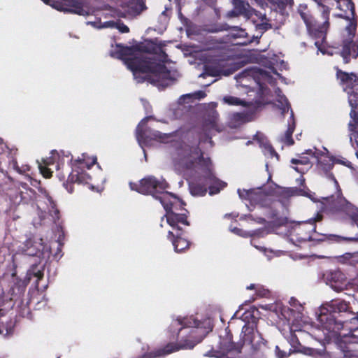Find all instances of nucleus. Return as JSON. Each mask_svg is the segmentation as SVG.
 Returning a JSON list of instances; mask_svg holds the SVG:
<instances>
[{
	"mask_svg": "<svg viewBox=\"0 0 358 358\" xmlns=\"http://www.w3.org/2000/svg\"><path fill=\"white\" fill-rule=\"evenodd\" d=\"M127 64L139 83L147 80L155 85L166 87L173 81L171 71L166 65L156 63L150 59L134 57L128 59Z\"/></svg>",
	"mask_w": 358,
	"mask_h": 358,
	"instance_id": "f03ea898",
	"label": "nucleus"
},
{
	"mask_svg": "<svg viewBox=\"0 0 358 358\" xmlns=\"http://www.w3.org/2000/svg\"><path fill=\"white\" fill-rule=\"evenodd\" d=\"M323 215L319 213H317L316 217L314 219L315 222H320L322 220Z\"/></svg>",
	"mask_w": 358,
	"mask_h": 358,
	"instance_id": "8fccbe9b",
	"label": "nucleus"
},
{
	"mask_svg": "<svg viewBox=\"0 0 358 358\" xmlns=\"http://www.w3.org/2000/svg\"><path fill=\"white\" fill-rule=\"evenodd\" d=\"M272 5L274 13H279L281 16L280 20L285 18V10L287 6L293 4V0H268Z\"/></svg>",
	"mask_w": 358,
	"mask_h": 358,
	"instance_id": "6ab92c4d",
	"label": "nucleus"
},
{
	"mask_svg": "<svg viewBox=\"0 0 358 358\" xmlns=\"http://www.w3.org/2000/svg\"><path fill=\"white\" fill-rule=\"evenodd\" d=\"M223 101L230 106H241L245 105V101L238 97L233 96H225L223 98Z\"/></svg>",
	"mask_w": 358,
	"mask_h": 358,
	"instance_id": "c85d7f7f",
	"label": "nucleus"
},
{
	"mask_svg": "<svg viewBox=\"0 0 358 358\" xmlns=\"http://www.w3.org/2000/svg\"><path fill=\"white\" fill-rule=\"evenodd\" d=\"M136 48L141 52L150 54H156L160 50V47L152 41H146L145 43H141L136 45Z\"/></svg>",
	"mask_w": 358,
	"mask_h": 358,
	"instance_id": "412c9836",
	"label": "nucleus"
},
{
	"mask_svg": "<svg viewBox=\"0 0 358 358\" xmlns=\"http://www.w3.org/2000/svg\"><path fill=\"white\" fill-rule=\"evenodd\" d=\"M116 27L121 33H128L129 31V28L123 22L117 23Z\"/></svg>",
	"mask_w": 358,
	"mask_h": 358,
	"instance_id": "ea45409f",
	"label": "nucleus"
},
{
	"mask_svg": "<svg viewBox=\"0 0 358 358\" xmlns=\"http://www.w3.org/2000/svg\"><path fill=\"white\" fill-rule=\"evenodd\" d=\"M336 77L340 80L342 85H347L350 88L358 85V78L354 73H349L336 68Z\"/></svg>",
	"mask_w": 358,
	"mask_h": 358,
	"instance_id": "f3484780",
	"label": "nucleus"
},
{
	"mask_svg": "<svg viewBox=\"0 0 358 358\" xmlns=\"http://www.w3.org/2000/svg\"><path fill=\"white\" fill-rule=\"evenodd\" d=\"M27 254L28 255H31V256H33V255H35V253H34V252H27Z\"/></svg>",
	"mask_w": 358,
	"mask_h": 358,
	"instance_id": "864d4df0",
	"label": "nucleus"
},
{
	"mask_svg": "<svg viewBox=\"0 0 358 358\" xmlns=\"http://www.w3.org/2000/svg\"><path fill=\"white\" fill-rule=\"evenodd\" d=\"M97 161L96 157H89L83 153L81 158H78L71 164V172L69 174V180L73 183L88 184L92 177L85 169H90Z\"/></svg>",
	"mask_w": 358,
	"mask_h": 358,
	"instance_id": "6e6552de",
	"label": "nucleus"
},
{
	"mask_svg": "<svg viewBox=\"0 0 358 358\" xmlns=\"http://www.w3.org/2000/svg\"><path fill=\"white\" fill-rule=\"evenodd\" d=\"M152 138L154 139H162V134L159 131H155L152 133Z\"/></svg>",
	"mask_w": 358,
	"mask_h": 358,
	"instance_id": "49530a36",
	"label": "nucleus"
},
{
	"mask_svg": "<svg viewBox=\"0 0 358 358\" xmlns=\"http://www.w3.org/2000/svg\"><path fill=\"white\" fill-rule=\"evenodd\" d=\"M291 118L292 120L291 122H289L287 129L286 130L282 138V141L288 146L292 145L294 143V141L292 138V134L295 129V122L292 110L291 111Z\"/></svg>",
	"mask_w": 358,
	"mask_h": 358,
	"instance_id": "4be33fe9",
	"label": "nucleus"
},
{
	"mask_svg": "<svg viewBox=\"0 0 358 358\" xmlns=\"http://www.w3.org/2000/svg\"><path fill=\"white\" fill-rule=\"evenodd\" d=\"M255 189H238V193L240 196V198L243 199H245L250 201V204L252 202V200L254 199V196L256 192Z\"/></svg>",
	"mask_w": 358,
	"mask_h": 358,
	"instance_id": "bb28decb",
	"label": "nucleus"
},
{
	"mask_svg": "<svg viewBox=\"0 0 358 358\" xmlns=\"http://www.w3.org/2000/svg\"><path fill=\"white\" fill-rule=\"evenodd\" d=\"M345 259L350 265L355 268L357 275L358 277V252L346 253L345 255Z\"/></svg>",
	"mask_w": 358,
	"mask_h": 358,
	"instance_id": "cd10ccee",
	"label": "nucleus"
},
{
	"mask_svg": "<svg viewBox=\"0 0 358 358\" xmlns=\"http://www.w3.org/2000/svg\"><path fill=\"white\" fill-rule=\"evenodd\" d=\"M223 31H229V36L231 39H241V41L237 43L238 45H245L252 42L246 31L237 26L230 27L227 23H221L215 24L214 27L210 29V31L213 33Z\"/></svg>",
	"mask_w": 358,
	"mask_h": 358,
	"instance_id": "ddd939ff",
	"label": "nucleus"
},
{
	"mask_svg": "<svg viewBox=\"0 0 358 358\" xmlns=\"http://www.w3.org/2000/svg\"><path fill=\"white\" fill-rule=\"evenodd\" d=\"M131 8L136 14H140L147 8L145 0H136L134 5L131 6Z\"/></svg>",
	"mask_w": 358,
	"mask_h": 358,
	"instance_id": "2f4dec72",
	"label": "nucleus"
},
{
	"mask_svg": "<svg viewBox=\"0 0 358 358\" xmlns=\"http://www.w3.org/2000/svg\"><path fill=\"white\" fill-rule=\"evenodd\" d=\"M234 8L238 11V13L245 15L247 13L246 6L245 1L243 0H233Z\"/></svg>",
	"mask_w": 358,
	"mask_h": 358,
	"instance_id": "7c9ffc66",
	"label": "nucleus"
},
{
	"mask_svg": "<svg viewBox=\"0 0 358 358\" xmlns=\"http://www.w3.org/2000/svg\"><path fill=\"white\" fill-rule=\"evenodd\" d=\"M271 29V24L268 22H262L256 25V29L261 32L260 37L267 30Z\"/></svg>",
	"mask_w": 358,
	"mask_h": 358,
	"instance_id": "e433bc0d",
	"label": "nucleus"
},
{
	"mask_svg": "<svg viewBox=\"0 0 358 358\" xmlns=\"http://www.w3.org/2000/svg\"><path fill=\"white\" fill-rule=\"evenodd\" d=\"M186 96H192V97H194L196 99H203L204 97H206V94L203 91L199 90V91H196V92H195L194 93H193L192 94H187Z\"/></svg>",
	"mask_w": 358,
	"mask_h": 358,
	"instance_id": "4c0bfd02",
	"label": "nucleus"
},
{
	"mask_svg": "<svg viewBox=\"0 0 358 358\" xmlns=\"http://www.w3.org/2000/svg\"><path fill=\"white\" fill-rule=\"evenodd\" d=\"M196 343L189 340H185L182 342L169 343L163 348L157 349L155 351L147 352L141 356L134 358H159L167 355L178 351L181 349H192Z\"/></svg>",
	"mask_w": 358,
	"mask_h": 358,
	"instance_id": "9b49d317",
	"label": "nucleus"
},
{
	"mask_svg": "<svg viewBox=\"0 0 358 358\" xmlns=\"http://www.w3.org/2000/svg\"><path fill=\"white\" fill-rule=\"evenodd\" d=\"M178 220L176 215H171L168 218V224L172 231H169L167 238L172 242L174 250L176 252H182L189 248L190 242L185 237V227L190 225L187 217H180Z\"/></svg>",
	"mask_w": 358,
	"mask_h": 358,
	"instance_id": "423d86ee",
	"label": "nucleus"
},
{
	"mask_svg": "<svg viewBox=\"0 0 358 358\" xmlns=\"http://www.w3.org/2000/svg\"><path fill=\"white\" fill-rule=\"evenodd\" d=\"M275 93L278 97V101L281 104L282 113L285 114V113H287L290 109V105L285 95L281 94L282 91L279 87L275 90Z\"/></svg>",
	"mask_w": 358,
	"mask_h": 358,
	"instance_id": "b1692460",
	"label": "nucleus"
},
{
	"mask_svg": "<svg viewBox=\"0 0 358 358\" xmlns=\"http://www.w3.org/2000/svg\"><path fill=\"white\" fill-rule=\"evenodd\" d=\"M303 154L310 155L315 158H319V155H322V151L316 150V151L314 152L311 149H308L305 150Z\"/></svg>",
	"mask_w": 358,
	"mask_h": 358,
	"instance_id": "58836bf2",
	"label": "nucleus"
},
{
	"mask_svg": "<svg viewBox=\"0 0 358 358\" xmlns=\"http://www.w3.org/2000/svg\"><path fill=\"white\" fill-rule=\"evenodd\" d=\"M69 13L85 16L90 15V10L88 6L81 2L75 0H69Z\"/></svg>",
	"mask_w": 358,
	"mask_h": 358,
	"instance_id": "a211bd4d",
	"label": "nucleus"
},
{
	"mask_svg": "<svg viewBox=\"0 0 358 358\" xmlns=\"http://www.w3.org/2000/svg\"><path fill=\"white\" fill-rule=\"evenodd\" d=\"M241 335V342H234L231 335L222 341V349L227 352L240 353L243 347H249V352L251 355H257L264 352L267 348V342L259 332L257 324L246 323L242 328Z\"/></svg>",
	"mask_w": 358,
	"mask_h": 358,
	"instance_id": "7ed1b4c3",
	"label": "nucleus"
},
{
	"mask_svg": "<svg viewBox=\"0 0 358 358\" xmlns=\"http://www.w3.org/2000/svg\"><path fill=\"white\" fill-rule=\"evenodd\" d=\"M293 169L298 173H301V174H304L305 172L306 171V170H305L304 169H301V168H299L298 166H294L293 167Z\"/></svg>",
	"mask_w": 358,
	"mask_h": 358,
	"instance_id": "09e8293b",
	"label": "nucleus"
},
{
	"mask_svg": "<svg viewBox=\"0 0 358 358\" xmlns=\"http://www.w3.org/2000/svg\"><path fill=\"white\" fill-rule=\"evenodd\" d=\"M257 294L259 296H265L268 294V290L258 286Z\"/></svg>",
	"mask_w": 358,
	"mask_h": 358,
	"instance_id": "79ce46f5",
	"label": "nucleus"
},
{
	"mask_svg": "<svg viewBox=\"0 0 358 358\" xmlns=\"http://www.w3.org/2000/svg\"><path fill=\"white\" fill-rule=\"evenodd\" d=\"M56 245H57L56 252L55 253H52V248L51 247L50 252L52 254L53 258L55 259L59 260L63 255V254L62 253V245L59 242H57Z\"/></svg>",
	"mask_w": 358,
	"mask_h": 358,
	"instance_id": "c9c22d12",
	"label": "nucleus"
},
{
	"mask_svg": "<svg viewBox=\"0 0 358 358\" xmlns=\"http://www.w3.org/2000/svg\"><path fill=\"white\" fill-rule=\"evenodd\" d=\"M242 15L241 13H238V11L234 8L233 10L228 12L227 17H238L239 15Z\"/></svg>",
	"mask_w": 358,
	"mask_h": 358,
	"instance_id": "37998d69",
	"label": "nucleus"
},
{
	"mask_svg": "<svg viewBox=\"0 0 358 358\" xmlns=\"http://www.w3.org/2000/svg\"><path fill=\"white\" fill-rule=\"evenodd\" d=\"M275 354L278 358H285L288 356V354L281 350L278 346L275 347Z\"/></svg>",
	"mask_w": 358,
	"mask_h": 358,
	"instance_id": "a19ab883",
	"label": "nucleus"
},
{
	"mask_svg": "<svg viewBox=\"0 0 358 358\" xmlns=\"http://www.w3.org/2000/svg\"><path fill=\"white\" fill-rule=\"evenodd\" d=\"M3 143V140L1 138H0V145H1Z\"/></svg>",
	"mask_w": 358,
	"mask_h": 358,
	"instance_id": "4d7b16f0",
	"label": "nucleus"
},
{
	"mask_svg": "<svg viewBox=\"0 0 358 358\" xmlns=\"http://www.w3.org/2000/svg\"><path fill=\"white\" fill-rule=\"evenodd\" d=\"M350 314V322L344 320H341L343 324H339L338 326H330L329 328L331 329H346L347 332L339 333V336L343 338L348 337L350 339L349 343H358V314Z\"/></svg>",
	"mask_w": 358,
	"mask_h": 358,
	"instance_id": "f8f14e48",
	"label": "nucleus"
},
{
	"mask_svg": "<svg viewBox=\"0 0 358 358\" xmlns=\"http://www.w3.org/2000/svg\"><path fill=\"white\" fill-rule=\"evenodd\" d=\"M200 322L192 317H184L182 319H177L174 320L170 325V331L177 332V334L185 327H196L199 328Z\"/></svg>",
	"mask_w": 358,
	"mask_h": 358,
	"instance_id": "dca6fc26",
	"label": "nucleus"
},
{
	"mask_svg": "<svg viewBox=\"0 0 358 358\" xmlns=\"http://www.w3.org/2000/svg\"><path fill=\"white\" fill-rule=\"evenodd\" d=\"M194 330H191V333H194Z\"/></svg>",
	"mask_w": 358,
	"mask_h": 358,
	"instance_id": "13d9d810",
	"label": "nucleus"
},
{
	"mask_svg": "<svg viewBox=\"0 0 358 358\" xmlns=\"http://www.w3.org/2000/svg\"><path fill=\"white\" fill-rule=\"evenodd\" d=\"M273 194H278L283 198H288L292 195V191L289 188H282L280 187H277L275 193L271 192H265L260 189H257L251 203V205H257L262 208H271V210L268 217L271 219L277 217L278 215V210L273 209L274 201L271 197Z\"/></svg>",
	"mask_w": 358,
	"mask_h": 358,
	"instance_id": "9d476101",
	"label": "nucleus"
},
{
	"mask_svg": "<svg viewBox=\"0 0 358 358\" xmlns=\"http://www.w3.org/2000/svg\"><path fill=\"white\" fill-rule=\"evenodd\" d=\"M259 285H257L255 284H250L249 286L247 287V289H255L257 292V287Z\"/></svg>",
	"mask_w": 358,
	"mask_h": 358,
	"instance_id": "3c124183",
	"label": "nucleus"
},
{
	"mask_svg": "<svg viewBox=\"0 0 358 358\" xmlns=\"http://www.w3.org/2000/svg\"><path fill=\"white\" fill-rule=\"evenodd\" d=\"M129 187L138 193L155 197L159 192L166 190L169 187V184L164 179L158 180L153 176H148L139 180L138 183L130 182Z\"/></svg>",
	"mask_w": 358,
	"mask_h": 358,
	"instance_id": "1a4fd4ad",
	"label": "nucleus"
},
{
	"mask_svg": "<svg viewBox=\"0 0 358 358\" xmlns=\"http://www.w3.org/2000/svg\"><path fill=\"white\" fill-rule=\"evenodd\" d=\"M27 285L24 281L19 280L14 284L10 289V292L13 296H21L25 292Z\"/></svg>",
	"mask_w": 358,
	"mask_h": 358,
	"instance_id": "393cba45",
	"label": "nucleus"
},
{
	"mask_svg": "<svg viewBox=\"0 0 358 358\" xmlns=\"http://www.w3.org/2000/svg\"><path fill=\"white\" fill-rule=\"evenodd\" d=\"M317 166L324 173L329 172L334 166V161L331 157L324 155L322 152V155H319V158H316Z\"/></svg>",
	"mask_w": 358,
	"mask_h": 358,
	"instance_id": "aec40b11",
	"label": "nucleus"
},
{
	"mask_svg": "<svg viewBox=\"0 0 358 358\" xmlns=\"http://www.w3.org/2000/svg\"><path fill=\"white\" fill-rule=\"evenodd\" d=\"M298 159L292 158L290 162L295 165H310V161L308 157L304 156L303 153L297 155Z\"/></svg>",
	"mask_w": 358,
	"mask_h": 358,
	"instance_id": "c756f323",
	"label": "nucleus"
},
{
	"mask_svg": "<svg viewBox=\"0 0 358 358\" xmlns=\"http://www.w3.org/2000/svg\"><path fill=\"white\" fill-rule=\"evenodd\" d=\"M112 49L110 51V55L112 57L122 59L124 62V64L127 66V61L128 59H132V57L126 58L127 56H132L134 55V48L124 46L121 44H116L115 47L113 45H111ZM135 57H138V56H135ZM134 58V57H133Z\"/></svg>",
	"mask_w": 358,
	"mask_h": 358,
	"instance_id": "2eb2a0df",
	"label": "nucleus"
},
{
	"mask_svg": "<svg viewBox=\"0 0 358 358\" xmlns=\"http://www.w3.org/2000/svg\"><path fill=\"white\" fill-rule=\"evenodd\" d=\"M10 164L13 166V168L19 173H25L26 171H29V166L27 165L23 166L22 168H20L17 164V162L15 159H13L10 162Z\"/></svg>",
	"mask_w": 358,
	"mask_h": 358,
	"instance_id": "f704fd0d",
	"label": "nucleus"
},
{
	"mask_svg": "<svg viewBox=\"0 0 358 358\" xmlns=\"http://www.w3.org/2000/svg\"><path fill=\"white\" fill-rule=\"evenodd\" d=\"M63 185H64V187L65 188H66V189H67V182H64V183H63Z\"/></svg>",
	"mask_w": 358,
	"mask_h": 358,
	"instance_id": "5fc2aeb1",
	"label": "nucleus"
},
{
	"mask_svg": "<svg viewBox=\"0 0 358 358\" xmlns=\"http://www.w3.org/2000/svg\"><path fill=\"white\" fill-rule=\"evenodd\" d=\"M266 149L268 150V151L269 152L270 155L271 157H273V156H276L277 157H278V154L275 152V149L273 148V146L271 145H268V147H266Z\"/></svg>",
	"mask_w": 358,
	"mask_h": 358,
	"instance_id": "c03bdc74",
	"label": "nucleus"
},
{
	"mask_svg": "<svg viewBox=\"0 0 358 358\" xmlns=\"http://www.w3.org/2000/svg\"><path fill=\"white\" fill-rule=\"evenodd\" d=\"M38 169L43 176L45 178H50L52 176V171L48 167V166L42 164L39 162H38Z\"/></svg>",
	"mask_w": 358,
	"mask_h": 358,
	"instance_id": "473e14b6",
	"label": "nucleus"
},
{
	"mask_svg": "<svg viewBox=\"0 0 358 358\" xmlns=\"http://www.w3.org/2000/svg\"><path fill=\"white\" fill-rule=\"evenodd\" d=\"M155 198L160 201L166 210V214L162 217V221L166 217L168 222V218L171 215H176L178 220H180V217L182 216L188 217L189 212L184 208L186 203L173 194L164 190L159 192Z\"/></svg>",
	"mask_w": 358,
	"mask_h": 358,
	"instance_id": "0eeeda50",
	"label": "nucleus"
},
{
	"mask_svg": "<svg viewBox=\"0 0 358 358\" xmlns=\"http://www.w3.org/2000/svg\"><path fill=\"white\" fill-rule=\"evenodd\" d=\"M337 8L341 13L338 16L349 21L346 30L349 34V39L343 41L341 55L344 64L350 63L351 58L358 57V44L353 41L357 27V17L355 14V6L352 0H341L337 3Z\"/></svg>",
	"mask_w": 358,
	"mask_h": 358,
	"instance_id": "20e7f679",
	"label": "nucleus"
},
{
	"mask_svg": "<svg viewBox=\"0 0 358 358\" xmlns=\"http://www.w3.org/2000/svg\"><path fill=\"white\" fill-rule=\"evenodd\" d=\"M59 211L57 209H54L52 210V216L53 217L55 221L56 220H59Z\"/></svg>",
	"mask_w": 358,
	"mask_h": 358,
	"instance_id": "a18cd8bd",
	"label": "nucleus"
},
{
	"mask_svg": "<svg viewBox=\"0 0 358 358\" xmlns=\"http://www.w3.org/2000/svg\"><path fill=\"white\" fill-rule=\"evenodd\" d=\"M350 115L355 120V123H358V115L355 113V110L351 111Z\"/></svg>",
	"mask_w": 358,
	"mask_h": 358,
	"instance_id": "de8ad7c7",
	"label": "nucleus"
},
{
	"mask_svg": "<svg viewBox=\"0 0 358 358\" xmlns=\"http://www.w3.org/2000/svg\"><path fill=\"white\" fill-rule=\"evenodd\" d=\"M50 154L51 155L50 157L42 159V164L50 166L55 164V159L56 157L58 156V153L56 150H52Z\"/></svg>",
	"mask_w": 358,
	"mask_h": 358,
	"instance_id": "72a5a7b5",
	"label": "nucleus"
},
{
	"mask_svg": "<svg viewBox=\"0 0 358 358\" xmlns=\"http://www.w3.org/2000/svg\"><path fill=\"white\" fill-rule=\"evenodd\" d=\"M199 143L198 142L195 147H191L189 152L181 157L177 164L183 171H195L198 166L205 167L204 175L189 185L192 194L204 196L208 189L210 195L218 194L227 184L215 176L211 168L210 160L209 158H204L203 153L199 148Z\"/></svg>",
	"mask_w": 358,
	"mask_h": 358,
	"instance_id": "f257e3e1",
	"label": "nucleus"
},
{
	"mask_svg": "<svg viewBox=\"0 0 358 358\" xmlns=\"http://www.w3.org/2000/svg\"><path fill=\"white\" fill-rule=\"evenodd\" d=\"M149 118L150 117H144L136 128V137L139 141H143L145 143L147 141L148 136L145 134V131L142 129V127L147 123Z\"/></svg>",
	"mask_w": 358,
	"mask_h": 358,
	"instance_id": "a878e982",
	"label": "nucleus"
},
{
	"mask_svg": "<svg viewBox=\"0 0 358 358\" xmlns=\"http://www.w3.org/2000/svg\"><path fill=\"white\" fill-rule=\"evenodd\" d=\"M327 283L336 292L345 289L347 285V277L340 269L331 270L326 274Z\"/></svg>",
	"mask_w": 358,
	"mask_h": 358,
	"instance_id": "4468645a",
	"label": "nucleus"
},
{
	"mask_svg": "<svg viewBox=\"0 0 358 358\" xmlns=\"http://www.w3.org/2000/svg\"><path fill=\"white\" fill-rule=\"evenodd\" d=\"M58 358H59V357H58Z\"/></svg>",
	"mask_w": 358,
	"mask_h": 358,
	"instance_id": "bf43d9fd",
	"label": "nucleus"
},
{
	"mask_svg": "<svg viewBox=\"0 0 358 358\" xmlns=\"http://www.w3.org/2000/svg\"><path fill=\"white\" fill-rule=\"evenodd\" d=\"M265 222H266V220H265V219H264V218H262V217H259V221H258V222H259V223L263 224V223H264Z\"/></svg>",
	"mask_w": 358,
	"mask_h": 358,
	"instance_id": "603ef678",
	"label": "nucleus"
},
{
	"mask_svg": "<svg viewBox=\"0 0 358 358\" xmlns=\"http://www.w3.org/2000/svg\"><path fill=\"white\" fill-rule=\"evenodd\" d=\"M43 266H40L39 264H32L27 273L28 280H30L32 277H35L37 278L36 283H38V281L43 278Z\"/></svg>",
	"mask_w": 358,
	"mask_h": 358,
	"instance_id": "5701e85b",
	"label": "nucleus"
},
{
	"mask_svg": "<svg viewBox=\"0 0 358 358\" xmlns=\"http://www.w3.org/2000/svg\"><path fill=\"white\" fill-rule=\"evenodd\" d=\"M327 306L322 309L318 316V321L329 332L339 334L341 331H346V329H331L329 327H333V324L336 327L339 324H343V322H340L341 319L350 322V317L348 313L356 314L351 310L350 303L341 299H334L327 303Z\"/></svg>",
	"mask_w": 358,
	"mask_h": 358,
	"instance_id": "39448f33",
	"label": "nucleus"
},
{
	"mask_svg": "<svg viewBox=\"0 0 358 358\" xmlns=\"http://www.w3.org/2000/svg\"><path fill=\"white\" fill-rule=\"evenodd\" d=\"M68 192L69 193H71L72 192V188L71 187L69 188Z\"/></svg>",
	"mask_w": 358,
	"mask_h": 358,
	"instance_id": "6e6d98bb",
	"label": "nucleus"
}]
</instances>
